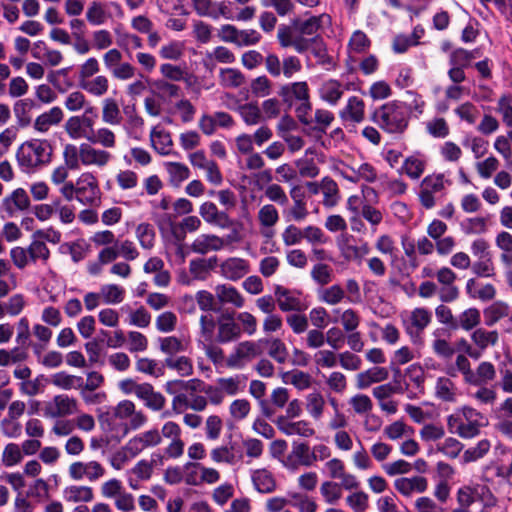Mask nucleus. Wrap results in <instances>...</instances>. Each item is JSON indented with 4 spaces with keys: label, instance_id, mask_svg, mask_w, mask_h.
<instances>
[{
    "label": "nucleus",
    "instance_id": "0e129e2a",
    "mask_svg": "<svg viewBox=\"0 0 512 512\" xmlns=\"http://www.w3.org/2000/svg\"><path fill=\"white\" fill-rule=\"evenodd\" d=\"M291 500L290 505L298 512H316L318 505L313 497L300 492H291L288 494Z\"/></svg>",
    "mask_w": 512,
    "mask_h": 512
},
{
    "label": "nucleus",
    "instance_id": "7c9ffc66",
    "mask_svg": "<svg viewBox=\"0 0 512 512\" xmlns=\"http://www.w3.org/2000/svg\"><path fill=\"white\" fill-rule=\"evenodd\" d=\"M136 396L152 411H160L166 404L165 397L160 392H156L149 383H142Z\"/></svg>",
    "mask_w": 512,
    "mask_h": 512
},
{
    "label": "nucleus",
    "instance_id": "c9c22d12",
    "mask_svg": "<svg viewBox=\"0 0 512 512\" xmlns=\"http://www.w3.org/2000/svg\"><path fill=\"white\" fill-rule=\"evenodd\" d=\"M199 214L209 224L217 225L221 228L229 226V217L226 213L220 212L213 202L207 201L201 204Z\"/></svg>",
    "mask_w": 512,
    "mask_h": 512
},
{
    "label": "nucleus",
    "instance_id": "ea45409f",
    "mask_svg": "<svg viewBox=\"0 0 512 512\" xmlns=\"http://www.w3.org/2000/svg\"><path fill=\"white\" fill-rule=\"evenodd\" d=\"M485 325L494 326L501 319L510 315V307L503 301H495L483 311Z\"/></svg>",
    "mask_w": 512,
    "mask_h": 512
},
{
    "label": "nucleus",
    "instance_id": "37998d69",
    "mask_svg": "<svg viewBox=\"0 0 512 512\" xmlns=\"http://www.w3.org/2000/svg\"><path fill=\"white\" fill-rule=\"evenodd\" d=\"M99 293L103 304L117 305L124 301L126 296L125 288L118 284H103L100 286Z\"/></svg>",
    "mask_w": 512,
    "mask_h": 512
},
{
    "label": "nucleus",
    "instance_id": "b1692460",
    "mask_svg": "<svg viewBox=\"0 0 512 512\" xmlns=\"http://www.w3.org/2000/svg\"><path fill=\"white\" fill-rule=\"evenodd\" d=\"M81 164L84 166L105 167L112 159V155L105 149L94 147L91 143L80 144Z\"/></svg>",
    "mask_w": 512,
    "mask_h": 512
},
{
    "label": "nucleus",
    "instance_id": "423d86ee",
    "mask_svg": "<svg viewBox=\"0 0 512 512\" xmlns=\"http://www.w3.org/2000/svg\"><path fill=\"white\" fill-rule=\"evenodd\" d=\"M451 181L442 173L431 174L424 177L418 193L421 205L426 209H432L439 195H444Z\"/></svg>",
    "mask_w": 512,
    "mask_h": 512
},
{
    "label": "nucleus",
    "instance_id": "3c124183",
    "mask_svg": "<svg viewBox=\"0 0 512 512\" xmlns=\"http://www.w3.org/2000/svg\"><path fill=\"white\" fill-rule=\"evenodd\" d=\"M160 351L167 357H175L177 354L185 352L187 343L176 336H166L158 339Z\"/></svg>",
    "mask_w": 512,
    "mask_h": 512
},
{
    "label": "nucleus",
    "instance_id": "6e6552de",
    "mask_svg": "<svg viewBox=\"0 0 512 512\" xmlns=\"http://www.w3.org/2000/svg\"><path fill=\"white\" fill-rule=\"evenodd\" d=\"M456 500L458 505L465 506L469 509L476 501L481 502L485 507L494 506L496 503L491 490L483 483H470L461 486L457 490Z\"/></svg>",
    "mask_w": 512,
    "mask_h": 512
},
{
    "label": "nucleus",
    "instance_id": "f257e3e1",
    "mask_svg": "<svg viewBox=\"0 0 512 512\" xmlns=\"http://www.w3.org/2000/svg\"><path fill=\"white\" fill-rule=\"evenodd\" d=\"M102 427L111 437L121 440L131 430H138L147 423V416L137 410L130 400H122L100 419Z\"/></svg>",
    "mask_w": 512,
    "mask_h": 512
},
{
    "label": "nucleus",
    "instance_id": "5701e85b",
    "mask_svg": "<svg viewBox=\"0 0 512 512\" xmlns=\"http://www.w3.org/2000/svg\"><path fill=\"white\" fill-rule=\"evenodd\" d=\"M393 485L399 494L406 498H410L414 494L424 493L428 489V480L420 475L399 477L395 479Z\"/></svg>",
    "mask_w": 512,
    "mask_h": 512
},
{
    "label": "nucleus",
    "instance_id": "58836bf2",
    "mask_svg": "<svg viewBox=\"0 0 512 512\" xmlns=\"http://www.w3.org/2000/svg\"><path fill=\"white\" fill-rule=\"evenodd\" d=\"M101 119L103 123L111 126L120 125L122 114L114 98H105L101 103Z\"/></svg>",
    "mask_w": 512,
    "mask_h": 512
},
{
    "label": "nucleus",
    "instance_id": "5fc2aeb1",
    "mask_svg": "<svg viewBox=\"0 0 512 512\" xmlns=\"http://www.w3.org/2000/svg\"><path fill=\"white\" fill-rule=\"evenodd\" d=\"M51 383L63 390L81 389L83 387V378L61 371L51 376Z\"/></svg>",
    "mask_w": 512,
    "mask_h": 512
},
{
    "label": "nucleus",
    "instance_id": "bb28decb",
    "mask_svg": "<svg viewBox=\"0 0 512 512\" xmlns=\"http://www.w3.org/2000/svg\"><path fill=\"white\" fill-rule=\"evenodd\" d=\"M227 245L224 238L215 234H200L192 242L190 249L200 255L222 250Z\"/></svg>",
    "mask_w": 512,
    "mask_h": 512
},
{
    "label": "nucleus",
    "instance_id": "c03bdc74",
    "mask_svg": "<svg viewBox=\"0 0 512 512\" xmlns=\"http://www.w3.org/2000/svg\"><path fill=\"white\" fill-rule=\"evenodd\" d=\"M251 478L255 489L260 493H271L276 489V481L266 469L253 471Z\"/></svg>",
    "mask_w": 512,
    "mask_h": 512
},
{
    "label": "nucleus",
    "instance_id": "4be33fe9",
    "mask_svg": "<svg viewBox=\"0 0 512 512\" xmlns=\"http://www.w3.org/2000/svg\"><path fill=\"white\" fill-rule=\"evenodd\" d=\"M211 460L216 464L235 466L242 463L244 454L242 448L236 444L221 445L210 451Z\"/></svg>",
    "mask_w": 512,
    "mask_h": 512
},
{
    "label": "nucleus",
    "instance_id": "dca6fc26",
    "mask_svg": "<svg viewBox=\"0 0 512 512\" xmlns=\"http://www.w3.org/2000/svg\"><path fill=\"white\" fill-rule=\"evenodd\" d=\"M68 475L72 480L95 482L105 475V468L98 461H76L69 465Z\"/></svg>",
    "mask_w": 512,
    "mask_h": 512
},
{
    "label": "nucleus",
    "instance_id": "1a4fd4ad",
    "mask_svg": "<svg viewBox=\"0 0 512 512\" xmlns=\"http://www.w3.org/2000/svg\"><path fill=\"white\" fill-rule=\"evenodd\" d=\"M406 334L412 343L417 344L421 340V333L429 325L432 314L426 308L418 307L401 315Z\"/></svg>",
    "mask_w": 512,
    "mask_h": 512
},
{
    "label": "nucleus",
    "instance_id": "473e14b6",
    "mask_svg": "<svg viewBox=\"0 0 512 512\" xmlns=\"http://www.w3.org/2000/svg\"><path fill=\"white\" fill-rule=\"evenodd\" d=\"M279 95L286 102L292 100H296L298 102L310 100L309 86L306 81L292 82L283 85L280 88Z\"/></svg>",
    "mask_w": 512,
    "mask_h": 512
},
{
    "label": "nucleus",
    "instance_id": "6ab92c4d",
    "mask_svg": "<svg viewBox=\"0 0 512 512\" xmlns=\"http://www.w3.org/2000/svg\"><path fill=\"white\" fill-rule=\"evenodd\" d=\"M161 444V435L157 428H151L136 434L127 442V449L133 454L138 456L144 450L157 447Z\"/></svg>",
    "mask_w": 512,
    "mask_h": 512
},
{
    "label": "nucleus",
    "instance_id": "6e6d98bb",
    "mask_svg": "<svg viewBox=\"0 0 512 512\" xmlns=\"http://www.w3.org/2000/svg\"><path fill=\"white\" fill-rule=\"evenodd\" d=\"M245 82L243 73L236 68H221L219 83L224 88H238Z\"/></svg>",
    "mask_w": 512,
    "mask_h": 512
},
{
    "label": "nucleus",
    "instance_id": "680f3d73",
    "mask_svg": "<svg viewBox=\"0 0 512 512\" xmlns=\"http://www.w3.org/2000/svg\"><path fill=\"white\" fill-rule=\"evenodd\" d=\"M321 193L323 194V205L333 207L339 201V188L337 183L330 177L322 178Z\"/></svg>",
    "mask_w": 512,
    "mask_h": 512
},
{
    "label": "nucleus",
    "instance_id": "9b49d317",
    "mask_svg": "<svg viewBox=\"0 0 512 512\" xmlns=\"http://www.w3.org/2000/svg\"><path fill=\"white\" fill-rule=\"evenodd\" d=\"M262 353L261 345L255 341H242L238 343L231 354L226 359V365L229 368L241 369L248 362L260 356Z\"/></svg>",
    "mask_w": 512,
    "mask_h": 512
},
{
    "label": "nucleus",
    "instance_id": "4d7b16f0",
    "mask_svg": "<svg viewBox=\"0 0 512 512\" xmlns=\"http://www.w3.org/2000/svg\"><path fill=\"white\" fill-rule=\"evenodd\" d=\"M360 215L370 225L371 231L375 233L384 220V213L372 203H363Z\"/></svg>",
    "mask_w": 512,
    "mask_h": 512
},
{
    "label": "nucleus",
    "instance_id": "c85d7f7f",
    "mask_svg": "<svg viewBox=\"0 0 512 512\" xmlns=\"http://www.w3.org/2000/svg\"><path fill=\"white\" fill-rule=\"evenodd\" d=\"M64 119V112L59 106L38 115L33 122V129L41 134L47 133L52 127L58 126Z\"/></svg>",
    "mask_w": 512,
    "mask_h": 512
},
{
    "label": "nucleus",
    "instance_id": "49530a36",
    "mask_svg": "<svg viewBox=\"0 0 512 512\" xmlns=\"http://www.w3.org/2000/svg\"><path fill=\"white\" fill-rule=\"evenodd\" d=\"M79 87L91 96L100 98L109 90V79L105 75H96L88 81L82 82Z\"/></svg>",
    "mask_w": 512,
    "mask_h": 512
},
{
    "label": "nucleus",
    "instance_id": "0eeeda50",
    "mask_svg": "<svg viewBox=\"0 0 512 512\" xmlns=\"http://www.w3.org/2000/svg\"><path fill=\"white\" fill-rule=\"evenodd\" d=\"M334 170L345 180L351 183H375L378 179L376 168L369 162L354 161L351 164L341 163L334 167Z\"/></svg>",
    "mask_w": 512,
    "mask_h": 512
},
{
    "label": "nucleus",
    "instance_id": "bf43d9fd",
    "mask_svg": "<svg viewBox=\"0 0 512 512\" xmlns=\"http://www.w3.org/2000/svg\"><path fill=\"white\" fill-rule=\"evenodd\" d=\"M468 396L479 406H492L497 400V391L493 387L480 385L475 391H469Z\"/></svg>",
    "mask_w": 512,
    "mask_h": 512
},
{
    "label": "nucleus",
    "instance_id": "de8ad7c7",
    "mask_svg": "<svg viewBox=\"0 0 512 512\" xmlns=\"http://www.w3.org/2000/svg\"><path fill=\"white\" fill-rule=\"evenodd\" d=\"M246 377L244 375H234L230 377H221L216 380L225 395L235 396L245 388Z\"/></svg>",
    "mask_w": 512,
    "mask_h": 512
},
{
    "label": "nucleus",
    "instance_id": "a19ab883",
    "mask_svg": "<svg viewBox=\"0 0 512 512\" xmlns=\"http://www.w3.org/2000/svg\"><path fill=\"white\" fill-rule=\"evenodd\" d=\"M426 168V159L421 154H413L407 157L402 165L401 171L410 179L417 180L424 173Z\"/></svg>",
    "mask_w": 512,
    "mask_h": 512
},
{
    "label": "nucleus",
    "instance_id": "79ce46f5",
    "mask_svg": "<svg viewBox=\"0 0 512 512\" xmlns=\"http://www.w3.org/2000/svg\"><path fill=\"white\" fill-rule=\"evenodd\" d=\"M311 53L316 59L318 65L327 71L335 70L336 62L334 58L328 54L327 48L322 40L318 38L312 39Z\"/></svg>",
    "mask_w": 512,
    "mask_h": 512
},
{
    "label": "nucleus",
    "instance_id": "9d476101",
    "mask_svg": "<svg viewBox=\"0 0 512 512\" xmlns=\"http://www.w3.org/2000/svg\"><path fill=\"white\" fill-rule=\"evenodd\" d=\"M77 201L93 206L100 201L101 190L97 178L91 172H84L76 179Z\"/></svg>",
    "mask_w": 512,
    "mask_h": 512
},
{
    "label": "nucleus",
    "instance_id": "09e8293b",
    "mask_svg": "<svg viewBox=\"0 0 512 512\" xmlns=\"http://www.w3.org/2000/svg\"><path fill=\"white\" fill-rule=\"evenodd\" d=\"M471 340L479 350L484 351L498 343L499 334L496 330L488 331L484 328H476L471 334Z\"/></svg>",
    "mask_w": 512,
    "mask_h": 512
},
{
    "label": "nucleus",
    "instance_id": "4468645a",
    "mask_svg": "<svg viewBox=\"0 0 512 512\" xmlns=\"http://www.w3.org/2000/svg\"><path fill=\"white\" fill-rule=\"evenodd\" d=\"M241 336V328L231 313H223L215 319L214 337L217 344L231 343Z\"/></svg>",
    "mask_w": 512,
    "mask_h": 512
},
{
    "label": "nucleus",
    "instance_id": "c756f323",
    "mask_svg": "<svg viewBox=\"0 0 512 512\" xmlns=\"http://www.w3.org/2000/svg\"><path fill=\"white\" fill-rule=\"evenodd\" d=\"M388 378L389 371L386 367L373 366L356 375V387L359 390H364L373 384L384 382Z\"/></svg>",
    "mask_w": 512,
    "mask_h": 512
},
{
    "label": "nucleus",
    "instance_id": "a18cd8bd",
    "mask_svg": "<svg viewBox=\"0 0 512 512\" xmlns=\"http://www.w3.org/2000/svg\"><path fill=\"white\" fill-rule=\"evenodd\" d=\"M435 396L445 402H455L457 399V387L448 377H439L435 383Z\"/></svg>",
    "mask_w": 512,
    "mask_h": 512
},
{
    "label": "nucleus",
    "instance_id": "7ed1b4c3",
    "mask_svg": "<svg viewBox=\"0 0 512 512\" xmlns=\"http://www.w3.org/2000/svg\"><path fill=\"white\" fill-rule=\"evenodd\" d=\"M486 424L487 418L470 406H463L447 417L449 432L464 439L477 436L480 429Z\"/></svg>",
    "mask_w": 512,
    "mask_h": 512
},
{
    "label": "nucleus",
    "instance_id": "774afa93",
    "mask_svg": "<svg viewBox=\"0 0 512 512\" xmlns=\"http://www.w3.org/2000/svg\"><path fill=\"white\" fill-rule=\"evenodd\" d=\"M496 112L502 117L504 125L512 128V95L503 94L497 100Z\"/></svg>",
    "mask_w": 512,
    "mask_h": 512
},
{
    "label": "nucleus",
    "instance_id": "8fccbe9b",
    "mask_svg": "<svg viewBox=\"0 0 512 512\" xmlns=\"http://www.w3.org/2000/svg\"><path fill=\"white\" fill-rule=\"evenodd\" d=\"M89 143L99 145L105 149H113L117 145V137L115 132L109 127L102 126L91 134Z\"/></svg>",
    "mask_w": 512,
    "mask_h": 512
},
{
    "label": "nucleus",
    "instance_id": "603ef678",
    "mask_svg": "<svg viewBox=\"0 0 512 512\" xmlns=\"http://www.w3.org/2000/svg\"><path fill=\"white\" fill-rule=\"evenodd\" d=\"M93 496V490L88 486L71 485L63 490V498L67 502H90Z\"/></svg>",
    "mask_w": 512,
    "mask_h": 512
},
{
    "label": "nucleus",
    "instance_id": "20e7f679",
    "mask_svg": "<svg viewBox=\"0 0 512 512\" xmlns=\"http://www.w3.org/2000/svg\"><path fill=\"white\" fill-rule=\"evenodd\" d=\"M375 122L387 133H403L409 123L407 107L403 102L390 101L382 105L374 115Z\"/></svg>",
    "mask_w": 512,
    "mask_h": 512
},
{
    "label": "nucleus",
    "instance_id": "e2e57ef3",
    "mask_svg": "<svg viewBox=\"0 0 512 512\" xmlns=\"http://www.w3.org/2000/svg\"><path fill=\"white\" fill-rule=\"evenodd\" d=\"M165 367L175 370L180 376L187 377L193 373V364L190 358L186 356L166 357Z\"/></svg>",
    "mask_w": 512,
    "mask_h": 512
},
{
    "label": "nucleus",
    "instance_id": "393cba45",
    "mask_svg": "<svg viewBox=\"0 0 512 512\" xmlns=\"http://www.w3.org/2000/svg\"><path fill=\"white\" fill-rule=\"evenodd\" d=\"M366 105L362 98L359 96L348 97L346 104L339 111V117L344 122H350L354 124L362 123L365 120Z\"/></svg>",
    "mask_w": 512,
    "mask_h": 512
},
{
    "label": "nucleus",
    "instance_id": "f8f14e48",
    "mask_svg": "<svg viewBox=\"0 0 512 512\" xmlns=\"http://www.w3.org/2000/svg\"><path fill=\"white\" fill-rule=\"evenodd\" d=\"M78 410L79 407L76 399L66 394H60L46 402L43 415L46 418L58 419L74 415Z\"/></svg>",
    "mask_w": 512,
    "mask_h": 512
},
{
    "label": "nucleus",
    "instance_id": "052dcab7",
    "mask_svg": "<svg viewBox=\"0 0 512 512\" xmlns=\"http://www.w3.org/2000/svg\"><path fill=\"white\" fill-rule=\"evenodd\" d=\"M414 430L402 420H396L391 424L385 426L383 430L384 436L391 440L396 441L404 437H410Z\"/></svg>",
    "mask_w": 512,
    "mask_h": 512
},
{
    "label": "nucleus",
    "instance_id": "a878e982",
    "mask_svg": "<svg viewBox=\"0 0 512 512\" xmlns=\"http://www.w3.org/2000/svg\"><path fill=\"white\" fill-rule=\"evenodd\" d=\"M346 87L344 84L333 78L325 79L318 88L319 98L330 106H336L341 101Z\"/></svg>",
    "mask_w": 512,
    "mask_h": 512
},
{
    "label": "nucleus",
    "instance_id": "864d4df0",
    "mask_svg": "<svg viewBox=\"0 0 512 512\" xmlns=\"http://www.w3.org/2000/svg\"><path fill=\"white\" fill-rule=\"evenodd\" d=\"M305 407L310 417L319 421L323 417L325 399L320 392L309 393L305 398Z\"/></svg>",
    "mask_w": 512,
    "mask_h": 512
},
{
    "label": "nucleus",
    "instance_id": "cd10ccee",
    "mask_svg": "<svg viewBox=\"0 0 512 512\" xmlns=\"http://www.w3.org/2000/svg\"><path fill=\"white\" fill-rule=\"evenodd\" d=\"M331 25V17L327 13L311 15L310 17L298 20L294 23L295 29L302 36H312L320 30Z\"/></svg>",
    "mask_w": 512,
    "mask_h": 512
},
{
    "label": "nucleus",
    "instance_id": "69168bd1",
    "mask_svg": "<svg viewBox=\"0 0 512 512\" xmlns=\"http://www.w3.org/2000/svg\"><path fill=\"white\" fill-rule=\"evenodd\" d=\"M238 112L244 123L248 126L257 125L263 120L261 110L256 102L240 105Z\"/></svg>",
    "mask_w": 512,
    "mask_h": 512
},
{
    "label": "nucleus",
    "instance_id": "f704fd0d",
    "mask_svg": "<svg viewBox=\"0 0 512 512\" xmlns=\"http://www.w3.org/2000/svg\"><path fill=\"white\" fill-rule=\"evenodd\" d=\"M465 288L469 297L483 302L490 301L496 296L494 285L481 283L474 278L467 280Z\"/></svg>",
    "mask_w": 512,
    "mask_h": 512
},
{
    "label": "nucleus",
    "instance_id": "f3484780",
    "mask_svg": "<svg viewBox=\"0 0 512 512\" xmlns=\"http://www.w3.org/2000/svg\"><path fill=\"white\" fill-rule=\"evenodd\" d=\"M274 295L279 309L283 312L302 311L307 308L302 293L298 290H290L281 285H277Z\"/></svg>",
    "mask_w": 512,
    "mask_h": 512
},
{
    "label": "nucleus",
    "instance_id": "13d9d810",
    "mask_svg": "<svg viewBox=\"0 0 512 512\" xmlns=\"http://www.w3.org/2000/svg\"><path fill=\"white\" fill-rule=\"evenodd\" d=\"M136 370L140 373L158 378L164 375L165 365L164 362L162 363L155 359L143 357L137 359Z\"/></svg>",
    "mask_w": 512,
    "mask_h": 512
},
{
    "label": "nucleus",
    "instance_id": "a211bd4d",
    "mask_svg": "<svg viewBox=\"0 0 512 512\" xmlns=\"http://www.w3.org/2000/svg\"><path fill=\"white\" fill-rule=\"evenodd\" d=\"M275 424L278 430L286 436H299L302 438H312L316 434L312 423L308 420H294L287 418H277Z\"/></svg>",
    "mask_w": 512,
    "mask_h": 512
},
{
    "label": "nucleus",
    "instance_id": "aec40b11",
    "mask_svg": "<svg viewBox=\"0 0 512 512\" xmlns=\"http://www.w3.org/2000/svg\"><path fill=\"white\" fill-rule=\"evenodd\" d=\"M29 207L28 193L23 188H17L3 199L1 210L8 217H14L20 212L26 211Z\"/></svg>",
    "mask_w": 512,
    "mask_h": 512
},
{
    "label": "nucleus",
    "instance_id": "412c9836",
    "mask_svg": "<svg viewBox=\"0 0 512 512\" xmlns=\"http://www.w3.org/2000/svg\"><path fill=\"white\" fill-rule=\"evenodd\" d=\"M250 271L248 260L240 257H229L219 265V273L230 281H237Z\"/></svg>",
    "mask_w": 512,
    "mask_h": 512
},
{
    "label": "nucleus",
    "instance_id": "4c0bfd02",
    "mask_svg": "<svg viewBox=\"0 0 512 512\" xmlns=\"http://www.w3.org/2000/svg\"><path fill=\"white\" fill-rule=\"evenodd\" d=\"M163 167L168 175V181L173 187H179L190 177V169L184 163L167 161L163 163Z\"/></svg>",
    "mask_w": 512,
    "mask_h": 512
},
{
    "label": "nucleus",
    "instance_id": "39448f33",
    "mask_svg": "<svg viewBox=\"0 0 512 512\" xmlns=\"http://www.w3.org/2000/svg\"><path fill=\"white\" fill-rule=\"evenodd\" d=\"M214 330L215 317L212 314H202L199 318L197 345L215 365H218L224 361L225 356L223 349L216 343Z\"/></svg>",
    "mask_w": 512,
    "mask_h": 512
},
{
    "label": "nucleus",
    "instance_id": "e433bc0d",
    "mask_svg": "<svg viewBox=\"0 0 512 512\" xmlns=\"http://www.w3.org/2000/svg\"><path fill=\"white\" fill-rule=\"evenodd\" d=\"M150 142L154 150L161 155H169L173 149L170 133L159 126L151 130Z\"/></svg>",
    "mask_w": 512,
    "mask_h": 512
},
{
    "label": "nucleus",
    "instance_id": "2f4dec72",
    "mask_svg": "<svg viewBox=\"0 0 512 512\" xmlns=\"http://www.w3.org/2000/svg\"><path fill=\"white\" fill-rule=\"evenodd\" d=\"M257 218L261 226V234L266 238L272 237V228L279 221V213L276 207L272 204L263 205L258 211Z\"/></svg>",
    "mask_w": 512,
    "mask_h": 512
},
{
    "label": "nucleus",
    "instance_id": "338daca9",
    "mask_svg": "<svg viewBox=\"0 0 512 512\" xmlns=\"http://www.w3.org/2000/svg\"><path fill=\"white\" fill-rule=\"evenodd\" d=\"M109 18L105 5L100 1H92L86 11L87 21L94 26L103 25Z\"/></svg>",
    "mask_w": 512,
    "mask_h": 512
},
{
    "label": "nucleus",
    "instance_id": "2eb2a0df",
    "mask_svg": "<svg viewBox=\"0 0 512 512\" xmlns=\"http://www.w3.org/2000/svg\"><path fill=\"white\" fill-rule=\"evenodd\" d=\"M188 159L195 169L203 170L205 172V177L208 182L215 186L222 183L223 176L217 163L214 160L209 159L204 150H197L190 153L188 155Z\"/></svg>",
    "mask_w": 512,
    "mask_h": 512
},
{
    "label": "nucleus",
    "instance_id": "72a5a7b5",
    "mask_svg": "<svg viewBox=\"0 0 512 512\" xmlns=\"http://www.w3.org/2000/svg\"><path fill=\"white\" fill-rule=\"evenodd\" d=\"M216 299L221 305H231L235 308H242L245 300L241 293L228 284H219L215 287Z\"/></svg>",
    "mask_w": 512,
    "mask_h": 512
},
{
    "label": "nucleus",
    "instance_id": "f03ea898",
    "mask_svg": "<svg viewBox=\"0 0 512 512\" xmlns=\"http://www.w3.org/2000/svg\"><path fill=\"white\" fill-rule=\"evenodd\" d=\"M52 146L47 140L32 139L22 143L16 152L20 170L24 173H34L51 161Z\"/></svg>",
    "mask_w": 512,
    "mask_h": 512
},
{
    "label": "nucleus",
    "instance_id": "ddd939ff",
    "mask_svg": "<svg viewBox=\"0 0 512 512\" xmlns=\"http://www.w3.org/2000/svg\"><path fill=\"white\" fill-rule=\"evenodd\" d=\"M282 466L289 472H297L300 467H312L310 446L306 442H294L291 451L281 459Z\"/></svg>",
    "mask_w": 512,
    "mask_h": 512
}]
</instances>
